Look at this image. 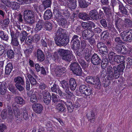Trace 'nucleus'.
<instances>
[{
	"label": "nucleus",
	"instance_id": "obj_41",
	"mask_svg": "<svg viewBox=\"0 0 132 132\" xmlns=\"http://www.w3.org/2000/svg\"><path fill=\"white\" fill-rule=\"evenodd\" d=\"M78 60L79 63L83 69H85L88 67V64L83 59L79 58L78 59Z\"/></svg>",
	"mask_w": 132,
	"mask_h": 132
},
{
	"label": "nucleus",
	"instance_id": "obj_23",
	"mask_svg": "<svg viewBox=\"0 0 132 132\" xmlns=\"http://www.w3.org/2000/svg\"><path fill=\"white\" fill-rule=\"evenodd\" d=\"M55 36L67 38L66 31L61 28H59L57 31Z\"/></svg>",
	"mask_w": 132,
	"mask_h": 132
},
{
	"label": "nucleus",
	"instance_id": "obj_27",
	"mask_svg": "<svg viewBox=\"0 0 132 132\" xmlns=\"http://www.w3.org/2000/svg\"><path fill=\"white\" fill-rule=\"evenodd\" d=\"M17 32L18 34H19V35L21 42V43H23L25 40L28 35V33L26 31L24 30L22 31L20 33L18 30Z\"/></svg>",
	"mask_w": 132,
	"mask_h": 132
},
{
	"label": "nucleus",
	"instance_id": "obj_25",
	"mask_svg": "<svg viewBox=\"0 0 132 132\" xmlns=\"http://www.w3.org/2000/svg\"><path fill=\"white\" fill-rule=\"evenodd\" d=\"M8 30L7 32H5L2 30L0 31V38L4 41L7 42L9 39L10 36Z\"/></svg>",
	"mask_w": 132,
	"mask_h": 132
},
{
	"label": "nucleus",
	"instance_id": "obj_50",
	"mask_svg": "<svg viewBox=\"0 0 132 132\" xmlns=\"http://www.w3.org/2000/svg\"><path fill=\"white\" fill-rule=\"evenodd\" d=\"M78 2L79 6L81 8H86L88 5V3L86 2L85 0H81Z\"/></svg>",
	"mask_w": 132,
	"mask_h": 132
},
{
	"label": "nucleus",
	"instance_id": "obj_57",
	"mask_svg": "<svg viewBox=\"0 0 132 132\" xmlns=\"http://www.w3.org/2000/svg\"><path fill=\"white\" fill-rule=\"evenodd\" d=\"M102 9L106 15H109L111 14V9L110 7L108 6L103 7Z\"/></svg>",
	"mask_w": 132,
	"mask_h": 132
},
{
	"label": "nucleus",
	"instance_id": "obj_54",
	"mask_svg": "<svg viewBox=\"0 0 132 132\" xmlns=\"http://www.w3.org/2000/svg\"><path fill=\"white\" fill-rule=\"evenodd\" d=\"M7 88L13 94L16 93V89L13 85L11 84H9L7 86Z\"/></svg>",
	"mask_w": 132,
	"mask_h": 132
},
{
	"label": "nucleus",
	"instance_id": "obj_8",
	"mask_svg": "<svg viewBox=\"0 0 132 132\" xmlns=\"http://www.w3.org/2000/svg\"><path fill=\"white\" fill-rule=\"evenodd\" d=\"M120 35L122 39L125 42H132V30H129L126 31H123Z\"/></svg>",
	"mask_w": 132,
	"mask_h": 132
},
{
	"label": "nucleus",
	"instance_id": "obj_28",
	"mask_svg": "<svg viewBox=\"0 0 132 132\" xmlns=\"http://www.w3.org/2000/svg\"><path fill=\"white\" fill-rule=\"evenodd\" d=\"M69 86L70 89L72 90H74L76 89L77 86V84L76 81L73 78H71L69 79Z\"/></svg>",
	"mask_w": 132,
	"mask_h": 132
},
{
	"label": "nucleus",
	"instance_id": "obj_13",
	"mask_svg": "<svg viewBox=\"0 0 132 132\" xmlns=\"http://www.w3.org/2000/svg\"><path fill=\"white\" fill-rule=\"evenodd\" d=\"M80 92L86 96L90 95L92 94V91L90 87H87L85 85H81L79 87Z\"/></svg>",
	"mask_w": 132,
	"mask_h": 132
},
{
	"label": "nucleus",
	"instance_id": "obj_55",
	"mask_svg": "<svg viewBox=\"0 0 132 132\" xmlns=\"http://www.w3.org/2000/svg\"><path fill=\"white\" fill-rule=\"evenodd\" d=\"M51 96L52 101L54 103H56L59 102V98L55 94L52 93Z\"/></svg>",
	"mask_w": 132,
	"mask_h": 132
},
{
	"label": "nucleus",
	"instance_id": "obj_44",
	"mask_svg": "<svg viewBox=\"0 0 132 132\" xmlns=\"http://www.w3.org/2000/svg\"><path fill=\"white\" fill-rule=\"evenodd\" d=\"M93 30H91L89 31L91 33L90 36L91 37H92L94 35V33L99 34L102 31V29L99 27L95 28Z\"/></svg>",
	"mask_w": 132,
	"mask_h": 132
},
{
	"label": "nucleus",
	"instance_id": "obj_1",
	"mask_svg": "<svg viewBox=\"0 0 132 132\" xmlns=\"http://www.w3.org/2000/svg\"><path fill=\"white\" fill-rule=\"evenodd\" d=\"M58 52L62 59L66 62H70L73 59L74 55L72 51L68 50L60 49Z\"/></svg>",
	"mask_w": 132,
	"mask_h": 132
},
{
	"label": "nucleus",
	"instance_id": "obj_3",
	"mask_svg": "<svg viewBox=\"0 0 132 132\" xmlns=\"http://www.w3.org/2000/svg\"><path fill=\"white\" fill-rule=\"evenodd\" d=\"M112 65L114 71L113 76L115 78L118 79L123 71L125 68L124 62L121 63L117 66L114 65Z\"/></svg>",
	"mask_w": 132,
	"mask_h": 132
},
{
	"label": "nucleus",
	"instance_id": "obj_21",
	"mask_svg": "<svg viewBox=\"0 0 132 132\" xmlns=\"http://www.w3.org/2000/svg\"><path fill=\"white\" fill-rule=\"evenodd\" d=\"M82 27L84 29H88L89 31L91 30L92 27L95 28L96 27L95 24L93 22H82L81 23Z\"/></svg>",
	"mask_w": 132,
	"mask_h": 132
},
{
	"label": "nucleus",
	"instance_id": "obj_15",
	"mask_svg": "<svg viewBox=\"0 0 132 132\" xmlns=\"http://www.w3.org/2000/svg\"><path fill=\"white\" fill-rule=\"evenodd\" d=\"M10 35L11 37V44L12 45L15 46H18L19 45V42L18 41V37L19 35L17 36L16 33L12 30H10Z\"/></svg>",
	"mask_w": 132,
	"mask_h": 132
},
{
	"label": "nucleus",
	"instance_id": "obj_37",
	"mask_svg": "<svg viewBox=\"0 0 132 132\" xmlns=\"http://www.w3.org/2000/svg\"><path fill=\"white\" fill-rule=\"evenodd\" d=\"M13 68L12 64L11 63H8L5 68V73L7 75H9L11 72Z\"/></svg>",
	"mask_w": 132,
	"mask_h": 132
},
{
	"label": "nucleus",
	"instance_id": "obj_34",
	"mask_svg": "<svg viewBox=\"0 0 132 132\" xmlns=\"http://www.w3.org/2000/svg\"><path fill=\"white\" fill-rule=\"evenodd\" d=\"M43 21L42 20H39L37 22L36 25V27L35 28V30L37 31L41 30L43 28Z\"/></svg>",
	"mask_w": 132,
	"mask_h": 132
},
{
	"label": "nucleus",
	"instance_id": "obj_36",
	"mask_svg": "<svg viewBox=\"0 0 132 132\" xmlns=\"http://www.w3.org/2000/svg\"><path fill=\"white\" fill-rule=\"evenodd\" d=\"M89 15L85 13L82 12L79 13L78 17L79 18L83 20H89L90 19Z\"/></svg>",
	"mask_w": 132,
	"mask_h": 132
},
{
	"label": "nucleus",
	"instance_id": "obj_16",
	"mask_svg": "<svg viewBox=\"0 0 132 132\" xmlns=\"http://www.w3.org/2000/svg\"><path fill=\"white\" fill-rule=\"evenodd\" d=\"M92 64L94 65H100L101 60L99 56L96 53H94L92 55L90 61Z\"/></svg>",
	"mask_w": 132,
	"mask_h": 132
},
{
	"label": "nucleus",
	"instance_id": "obj_4",
	"mask_svg": "<svg viewBox=\"0 0 132 132\" xmlns=\"http://www.w3.org/2000/svg\"><path fill=\"white\" fill-rule=\"evenodd\" d=\"M70 68L74 74L81 76L82 74V70L80 65L77 62L72 63L70 66Z\"/></svg>",
	"mask_w": 132,
	"mask_h": 132
},
{
	"label": "nucleus",
	"instance_id": "obj_32",
	"mask_svg": "<svg viewBox=\"0 0 132 132\" xmlns=\"http://www.w3.org/2000/svg\"><path fill=\"white\" fill-rule=\"evenodd\" d=\"M122 21L121 19L118 18L116 19L115 26L116 28L120 32V30L122 25Z\"/></svg>",
	"mask_w": 132,
	"mask_h": 132
},
{
	"label": "nucleus",
	"instance_id": "obj_53",
	"mask_svg": "<svg viewBox=\"0 0 132 132\" xmlns=\"http://www.w3.org/2000/svg\"><path fill=\"white\" fill-rule=\"evenodd\" d=\"M67 6L72 11L76 7V3H67Z\"/></svg>",
	"mask_w": 132,
	"mask_h": 132
},
{
	"label": "nucleus",
	"instance_id": "obj_19",
	"mask_svg": "<svg viewBox=\"0 0 132 132\" xmlns=\"http://www.w3.org/2000/svg\"><path fill=\"white\" fill-rule=\"evenodd\" d=\"M110 65L107 67V79L109 80H111L113 79L114 78L113 76V67L112 65Z\"/></svg>",
	"mask_w": 132,
	"mask_h": 132
},
{
	"label": "nucleus",
	"instance_id": "obj_39",
	"mask_svg": "<svg viewBox=\"0 0 132 132\" xmlns=\"http://www.w3.org/2000/svg\"><path fill=\"white\" fill-rule=\"evenodd\" d=\"M119 10L120 12L123 15H127L128 12L127 10L124 6L122 4H120L119 5Z\"/></svg>",
	"mask_w": 132,
	"mask_h": 132
},
{
	"label": "nucleus",
	"instance_id": "obj_63",
	"mask_svg": "<svg viewBox=\"0 0 132 132\" xmlns=\"http://www.w3.org/2000/svg\"><path fill=\"white\" fill-rule=\"evenodd\" d=\"M32 36H28L27 37L25 40V43L26 44L28 45V43H31L34 42Z\"/></svg>",
	"mask_w": 132,
	"mask_h": 132
},
{
	"label": "nucleus",
	"instance_id": "obj_35",
	"mask_svg": "<svg viewBox=\"0 0 132 132\" xmlns=\"http://www.w3.org/2000/svg\"><path fill=\"white\" fill-rule=\"evenodd\" d=\"M5 83V82H3L2 83L0 82V92L1 95V96H3L6 93V88L4 85Z\"/></svg>",
	"mask_w": 132,
	"mask_h": 132
},
{
	"label": "nucleus",
	"instance_id": "obj_5",
	"mask_svg": "<svg viewBox=\"0 0 132 132\" xmlns=\"http://www.w3.org/2000/svg\"><path fill=\"white\" fill-rule=\"evenodd\" d=\"M86 81L88 84L94 85V87L99 89L101 88V84L98 78L96 79L92 76H88L86 77Z\"/></svg>",
	"mask_w": 132,
	"mask_h": 132
},
{
	"label": "nucleus",
	"instance_id": "obj_2",
	"mask_svg": "<svg viewBox=\"0 0 132 132\" xmlns=\"http://www.w3.org/2000/svg\"><path fill=\"white\" fill-rule=\"evenodd\" d=\"M23 18L29 24H32L35 22V18L33 12L30 10L26 9L23 13Z\"/></svg>",
	"mask_w": 132,
	"mask_h": 132
},
{
	"label": "nucleus",
	"instance_id": "obj_26",
	"mask_svg": "<svg viewBox=\"0 0 132 132\" xmlns=\"http://www.w3.org/2000/svg\"><path fill=\"white\" fill-rule=\"evenodd\" d=\"M97 12L96 10L94 9L90 11L89 13V15L92 19L96 21L98 20Z\"/></svg>",
	"mask_w": 132,
	"mask_h": 132
},
{
	"label": "nucleus",
	"instance_id": "obj_59",
	"mask_svg": "<svg viewBox=\"0 0 132 132\" xmlns=\"http://www.w3.org/2000/svg\"><path fill=\"white\" fill-rule=\"evenodd\" d=\"M23 118L25 120L28 121L29 120V116L28 115L27 110L26 108H25L23 111Z\"/></svg>",
	"mask_w": 132,
	"mask_h": 132
},
{
	"label": "nucleus",
	"instance_id": "obj_52",
	"mask_svg": "<svg viewBox=\"0 0 132 132\" xmlns=\"http://www.w3.org/2000/svg\"><path fill=\"white\" fill-rule=\"evenodd\" d=\"M42 4L46 8L50 7L52 4V0H43L42 2Z\"/></svg>",
	"mask_w": 132,
	"mask_h": 132
},
{
	"label": "nucleus",
	"instance_id": "obj_56",
	"mask_svg": "<svg viewBox=\"0 0 132 132\" xmlns=\"http://www.w3.org/2000/svg\"><path fill=\"white\" fill-rule=\"evenodd\" d=\"M81 45L80 48L81 50V51L83 52L87 46L86 41L85 40H82L80 42Z\"/></svg>",
	"mask_w": 132,
	"mask_h": 132
},
{
	"label": "nucleus",
	"instance_id": "obj_22",
	"mask_svg": "<svg viewBox=\"0 0 132 132\" xmlns=\"http://www.w3.org/2000/svg\"><path fill=\"white\" fill-rule=\"evenodd\" d=\"M84 56L86 61L89 62L90 61L91 57L92 56V51L88 48H86L84 51Z\"/></svg>",
	"mask_w": 132,
	"mask_h": 132
},
{
	"label": "nucleus",
	"instance_id": "obj_42",
	"mask_svg": "<svg viewBox=\"0 0 132 132\" xmlns=\"http://www.w3.org/2000/svg\"><path fill=\"white\" fill-rule=\"evenodd\" d=\"M27 77L29 79L31 85H37V82L36 79L31 75L29 74Z\"/></svg>",
	"mask_w": 132,
	"mask_h": 132
},
{
	"label": "nucleus",
	"instance_id": "obj_20",
	"mask_svg": "<svg viewBox=\"0 0 132 132\" xmlns=\"http://www.w3.org/2000/svg\"><path fill=\"white\" fill-rule=\"evenodd\" d=\"M125 57L124 56L120 55H116L114 58L113 62H114V64H111L112 65H116L122 62H124V61Z\"/></svg>",
	"mask_w": 132,
	"mask_h": 132
},
{
	"label": "nucleus",
	"instance_id": "obj_58",
	"mask_svg": "<svg viewBox=\"0 0 132 132\" xmlns=\"http://www.w3.org/2000/svg\"><path fill=\"white\" fill-rule=\"evenodd\" d=\"M48 38H45L42 39L41 41V44L44 47H47L48 43Z\"/></svg>",
	"mask_w": 132,
	"mask_h": 132
},
{
	"label": "nucleus",
	"instance_id": "obj_11",
	"mask_svg": "<svg viewBox=\"0 0 132 132\" xmlns=\"http://www.w3.org/2000/svg\"><path fill=\"white\" fill-rule=\"evenodd\" d=\"M97 47L101 54L104 56L108 55V49L105 43L101 42H98L97 44Z\"/></svg>",
	"mask_w": 132,
	"mask_h": 132
},
{
	"label": "nucleus",
	"instance_id": "obj_14",
	"mask_svg": "<svg viewBox=\"0 0 132 132\" xmlns=\"http://www.w3.org/2000/svg\"><path fill=\"white\" fill-rule=\"evenodd\" d=\"M72 96H67L66 98L67 100L66 102L62 100H61L60 101L61 102H63L65 104V105L67 106L68 111L69 113L72 112L74 110V106L72 104V102L70 100V97Z\"/></svg>",
	"mask_w": 132,
	"mask_h": 132
},
{
	"label": "nucleus",
	"instance_id": "obj_7",
	"mask_svg": "<svg viewBox=\"0 0 132 132\" xmlns=\"http://www.w3.org/2000/svg\"><path fill=\"white\" fill-rule=\"evenodd\" d=\"M81 37H79L78 36L75 35L72 37L71 43L72 45L71 48L73 50H77L79 48L80 45V39Z\"/></svg>",
	"mask_w": 132,
	"mask_h": 132
},
{
	"label": "nucleus",
	"instance_id": "obj_17",
	"mask_svg": "<svg viewBox=\"0 0 132 132\" xmlns=\"http://www.w3.org/2000/svg\"><path fill=\"white\" fill-rule=\"evenodd\" d=\"M34 56L37 57V60L40 62L43 61L45 59V55L43 52L39 49L37 50L36 52L34 53Z\"/></svg>",
	"mask_w": 132,
	"mask_h": 132
},
{
	"label": "nucleus",
	"instance_id": "obj_45",
	"mask_svg": "<svg viewBox=\"0 0 132 132\" xmlns=\"http://www.w3.org/2000/svg\"><path fill=\"white\" fill-rule=\"evenodd\" d=\"M9 5L14 10H17L20 7V4L15 2H10Z\"/></svg>",
	"mask_w": 132,
	"mask_h": 132
},
{
	"label": "nucleus",
	"instance_id": "obj_47",
	"mask_svg": "<svg viewBox=\"0 0 132 132\" xmlns=\"http://www.w3.org/2000/svg\"><path fill=\"white\" fill-rule=\"evenodd\" d=\"M6 53L7 57L9 59H12L14 58L15 53L11 49H9L6 51Z\"/></svg>",
	"mask_w": 132,
	"mask_h": 132
},
{
	"label": "nucleus",
	"instance_id": "obj_10",
	"mask_svg": "<svg viewBox=\"0 0 132 132\" xmlns=\"http://www.w3.org/2000/svg\"><path fill=\"white\" fill-rule=\"evenodd\" d=\"M56 44L58 46H65L69 43V40L68 38L55 36L54 38Z\"/></svg>",
	"mask_w": 132,
	"mask_h": 132
},
{
	"label": "nucleus",
	"instance_id": "obj_31",
	"mask_svg": "<svg viewBox=\"0 0 132 132\" xmlns=\"http://www.w3.org/2000/svg\"><path fill=\"white\" fill-rule=\"evenodd\" d=\"M52 12L50 10H47L45 12L44 18L45 20H48L51 19L52 16Z\"/></svg>",
	"mask_w": 132,
	"mask_h": 132
},
{
	"label": "nucleus",
	"instance_id": "obj_61",
	"mask_svg": "<svg viewBox=\"0 0 132 132\" xmlns=\"http://www.w3.org/2000/svg\"><path fill=\"white\" fill-rule=\"evenodd\" d=\"M59 88V86L56 84L54 83L53 86L51 87V90L52 92L57 93V90Z\"/></svg>",
	"mask_w": 132,
	"mask_h": 132
},
{
	"label": "nucleus",
	"instance_id": "obj_24",
	"mask_svg": "<svg viewBox=\"0 0 132 132\" xmlns=\"http://www.w3.org/2000/svg\"><path fill=\"white\" fill-rule=\"evenodd\" d=\"M95 115V112L94 111L88 113L86 114L87 119L90 122L94 123L96 118Z\"/></svg>",
	"mask_w": 132,
	"mask_h": 132
},
{
	"label": "nucleus",
	"instance_id": "obj_51",
	"mask_svg": "<svg viewBox=\"0 0 132 132\" xmlns=\"http://www.w3.org/2000/svg\"><path fill=\"white\" fill-rule=\"evenodd\" d=\"M126 68H130L132 65V59L130 57H128L126 60Z\"/></svg>",
	"mask_w": 132,
	"mask_h": 132
},
{
	"label": "nucleus",
	"instance_id": "obj_46",
	"mask_svg": "<svg viewBox=\"0 0 132 132\" xmlns=\"http://www.w3.org/2000/svg\"><path fill=\"white\" fill-rule=\"evenodd\" d=\"M124 26L126 27H132V21L130 19L126 18L124 21Z\"/></svg>",
	"mask_w": 132,
	"mask_h": 132
},
{
	"label": "nucleus",
	"instance_id": "obj_9",
	"mask_svg": "<svg viewBox=\"0 0 132 132\" xmlns=\"http://www.w3.org/2000/svg\"><path fill=\"white\" fill-rule=\"evenodd\" d=\"M14 81L15 83L16 87L20 91L24 90V88L22 86L24 85L23 78L20 76L14 78Z\"/></svg>",
	"mask_w": 132,
	"mask_h": 132
},
{
	"label": "nucleus",
	"instance_id": "obj_18",
	"mask_svg": "<svg viewBox=\"0 0 132 132\" xmlns=\"http://www.w3.org/2000/svg\"><path fill=\"white\" fill-rule=\"evenodd\" d=\"M34 111L36 113L40 114L42 113L43 110V106L40 103H34L32 106Z\"/></svg>",
	"mask_w": 132,
	"mask_h": 132
},
{
	"label": "nucleus",
	"instance_id": "obj_48",
	"mask_svg": "<svg viewBox=\"0 0 132 132\" xmlns=\"http://www.w3.org/2000/svg\"><path fill=\"white\" fill-rule=\"evenodd\" d=\"M58 24L61 26L63 27H65L67 25V22L66 20L64 18H62L57 21Z\"/></svg>",
	"mask_w": 132,
	"mask_h": 132
},
{
	"label": "nucleus",
	"instance_id": "obj_40",
	"mask_svg": "<svg viewBox=\"0 0 132 132\" xmlns=\"http://www.w3.org/2000/svg\"><path fill=\"white\" fill-rule=\"evenodd\" d=\"M13 110L15 117L17 118L16 121H17L18 120L20 122L22 121V119L18 117L20 116V112L18 110L17 108L14 107H13Z\"/></svg>",
	"mask_w": 132,
	"mask_h": 132
},
{
	"label": "nucleus",
	"instance_id": "obj_6",
	"mask_svg": "<svg viewBox=\"0 0 132 132\" xmlns=\"http://www.w3.org/2000/svg\"><path fill=\"white\" fill-rule=\"evenodd\" d=\"M67 66V65L65 64L64 67H63L61 66H55L53 64H51L50 65V69L52 71L55 72L57 76L60 77L62 75V72L65 71Z\"/></svg>",
	"mask_w": 132,
	"mask_h": 132
},
{
	"label": "nucleus",
	"instance_id": "obj_33",
	"mask_svg": "<svg viewBox=\"0 0 132 132\" xmlns=\"http://www.w3.org/2000/svg\"><path fill=\"white\" fill-rule=\"evenodd\" d=\"M91 33L88 31L87 30H85L82 32V37L84 39H88L91 36Z\"/></svg>",
	"mask_w": 132,
	"mask_h": 132
},
{
	"label": "nucleus",
	"instance_id": "obj_60",
	"mask_svg": "<svg viewBox=\"0 0 132 132\" xmlns=\"http://www.w3.org/2000/svg\"><path fill=\"white\" fill-rule=\"evenodd\" d=\"M8 113L10 119L12 120L13 119V110L11 107H9L8 108Z\"/></svg>",
	"mask_w": 132,
	"mask_h": 132
},
{
	"label": "nucleus",
	"instance_id": "obj_49",
	"mask_svg": "<svg viewBox=\"0 0 132 132\" xmlns=\"http://www.w3.org/2000/svg\"><path fill=\"white\" fill-rule=\"evenodd\" d=\"M115 53L112 51L110 52L108 54V58L110 61V62L111 64H114V62H113V60L112 58H114Z\"/></svg>",
	"mask_w": 132,
	"mask_h": 132
},
{
	"label": "nucleus",
	"instance_id": "obj_12",
	"mask_svg": "<svg viewBox=\"0 0 132 132\" xmlns=\"http://www.w3.org/2000/svg\"><path fill=\"white\" fill-rule=\"evenodd\" d=\"M60 84L63 89L65 91L68 96H72L73 94L69 90V82L68 81L64 80L60 81Z\"/></svg>",
	"mask_w": 132,
	"mask_h": 132
},
{
	"label": "nucleus",
	"instance_id": "obj_29",
	"mask_svg": "<svg viewBox=\"0 0 132 132\" xmlns=\"http://www.w3.org/2000/svg\"><path fill=\"white\" fill-rule=\"evenodd\" d=\"M14 101L17 104L23 105L25 104V102L24 100L21 97L18 96H15Z\"/></svg>",
	"mask_w": 132,
	"mask_h": 132
},
{
	"label": "nucleus",
	"instance_id": "obj_64",
	"mask_svg": "<svg viewBox=\"0 0 132 132\" xmlns=\"http://www.w3.org/2000/svg\"><path fill=\"white\" fill-rule=\"evenodd\" d=\"M42 95L43 96V98L48 97H51L50 93L47 90H45L42 92Z\"/></svg>",
	"mask_w": 132,
	"mask_h": 132
},
{
	"label": "nucleus",
	"instance_id": "obj_38",
	"mask_svg": "<svg viewBox=\"0 0 132 132\" xmlns=\"http://www.w3.org/2000/svg\"><path fill=\"white\" fill-rule=\"evenodd\" d=\"M44 26L46 30L50 31L52 30L53 27L52 24L48 21L44 23Z\"/></svg>",
	"mask_w": 132,
	"mask_h": 132
},
{
	"label": "nucleus",
	"instance_id": "obj_62",
	"mask_svg": "<svg viewBox=\"0 0 132 132\" xmlns=\"http://www.w3.org/2000/svg\"><path fill=\"white\" fill-rule=\"evenodd\" d=\"M30 101L32 103H36L37 102V97L35 94H33L31 96Z\"/></svg>",
	"mask_w": 132,
	"mask_h": 132
},
{
	"label": "nucleus",
	"instance_id": "obj_43",
	"mask_svg": "<svg viewBox=\"0 0 132 132\" xmlns=\"http://www.w3.org/2000/svg\"><path fill=\"white\" fill-rule=\"evenodd\" d=\"M53 13L54 15L55 16V19L57 21L60 20L61 19L63 18L61 13L59 12L55 11L54 12H53Z\"/></svg>",
	"mask_w": 132,
	"mask_h": 132
},
{
	"label": "nucleus",
	"instance_id": "obj_30",
	"mask_svg": "<svg viewBox=\"0 0 132 132\" xmlns=\"http://www.w3.org/2000/svg\"><path fill=\"white\" fill-rule=\"evenodd\" d=\"M56 109L59 112H65L66 111L65 107L61 103H59L56 105Z\"/></svg>",
	"mask_w": 132,
	"mask_h": 132
}]
</instances>
